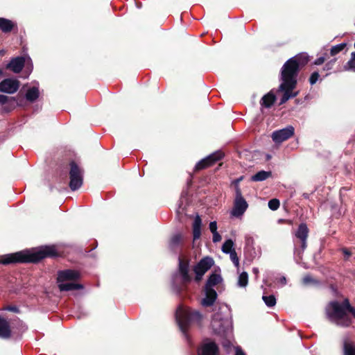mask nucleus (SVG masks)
<instances>
[{
    "label": "nucleus",
    "mask_w": 355,
    "mask_h": 355,
    "mask_svg": "<svg viewBox=\"0 0 355 355\" xmlns=\"http://www.w3.org/2000/svg\"><path fill=\"white\" fill-rule=\"evenodd\" d=\"M309 60V56L306 53H300L291 58L284 64L281 69L282 83L277 89V92L283 93L279 102L280 105L298 95L299 92L294 91L297 85V76Z\"/></svg>",
    "instance_id": "nucleus-1"
},
{
    "label": "nucleus",
    "mask_w": 355,
    "mask_h": 355,
    "mask_svg": "<svg viewBox=\"0 0 355 355\" xmlns=\"http://www.w3.org/2000/svg\"><path fill=\"white\" fill-rule=\"evenodd\" d=\"M325 315L329 322L343 328L349 327L352 318L355 319V307L352 305L348 298L342 302L333 300L325 308Z\"/></svg>",
    "instance_id": "nucleus-2"
},
{
    "label": "nucleus",
    "mask_w": 355,
    "mask_h": 355,
    "mask_svg": "<svg viewBox=\"0 0 355 355\" xmlns=\"http://www.w3.org/2000/svg\"><path fill=\"white\" fill-rule=\"evenodd\" d=\"M203 315L198 310L189 307H179L176 312V320L182 332L187 334L191 326H202Z\"/></svg>",
    "instance_id": "nucleus-3"
},
{
    "label": "nucleus",
    "mask_w": 355,
    "mask_h": 355,
    "mask_svg": "<svg viewBox=\"0 0 355 355\" xmlns=\"http://www.w3.org/2000/svg\"><path fill=\"white\" fill-rule=\"evenodd\" d=\"M64 175L69 173V186L72 191L78 189L83 183V169L73 160H69L63 164Z\"/></svg>",
    "instance_id": "nucleus-4"
},
{
    "label": "nucleus",
    "mask_w": 355,
    "mask_h": 355,
    "mask_svg": "<svg viewBox=\"0 0 355 355\" xmlns=\"http://www.w3.org/2000/svg\"><path fill=\"white\" fill-rule=\"evenodd\" d=\"M60 256L55 245H44L38 250L29 252L24 250V263H38L45 258H55Z\"/></svg>",
    "instance_id": "nucleus-5"
},
{
    "label": "nucleus",
    "mask_w": 355,
    "mask_h": 355,
    "mask_svg": "<svg viewBox=\"0 0 355 355\" xmlns=\"http://www.w3.org/2000/svg\"><path fill=\"white\" fill-rule=\"evenodd\" d=\"M309 230L306 223H300L295 233L294 254L301 258L305 249L307 248V239L309 237Z\"/></svg>",
    "instance_id": "nucleus-6"
},
{
    "label": "nucleus",
    "mask_w": 355,
    "mask_h": 355,
    "mask_svg": "<svg viewBox=\"0 0 355 355\" xmlns=\"http://www.w3.org/2000/svg\"><path fill=\"white\" fill-rule=\"evenodd\" d=\"M235 193L234 207L231 214L233 216L239 217L245 213L248 207V204L243 197L241 190L238 185L235 187Z\"/></svg>",
    "instance_id": "nucleus-7"
},
{
    "label": "nucleus",
    "mask_w": 355,
    "mask_h": 355,
    "mask_svg": "<svg viewBox=\"0 0 355 355\" xmlns=\"http://www.w3.org/2000/svg\"><path fill=\"white\" fill-rule=\"evenodd\" d=\"M178 272L184 286H187L191 282L192 277L189 275V260L182 258V256L178 258Z\"/></svg>",
    "instance_id": "nucleus-8"
},
{
    "label": "nucleus",
    "mask_w": 355,
    "mask_h": 355,
    "mask_svg": "<svg viewBox=\"0 0 355 355\" xmlns=\"http://www.w3.org/2000/svg\"><path fill=\"white\" fill-rule=\"evenodd\" d=\"M294 133V128L292 125H288L285 128L274 131L271 137L275 144H281L292 137Z\"/></svg>",
    "instance_id": "nucleus-9"
},
{
    "label": "nucleus",
    "mask_w": 355,
    "mask_h": 355,
    "mask_svg": "<svg viewBox=\"0 0 355 355\" xmlns=\"http://www.w3.org/2000/svg\"><path fill=\"white\" fill-rule=\"evenodd\" d=\"M225 323H227V321L222 318L220 313H214L211 321V327L214 334L218 336H224L227 329Z\"/></svg>",
    "instance_id": "nucleus-10"
},
{
    "label": "nucleus",
    "mask_w": 355,
    "mask_h": 355,
    "mask_svg": "<svg viewBox=\"0 0 355 355\" xmlns=\"http://www.w3.org/2000/svg\"><path fill=\"white\" fill-rule=\"evenodd\" d=\"M24 99L26 103H33L36 102L40 96L39 83H37L33 86L24 85Z\"/></svg>",
    "instance_id": "nucleus-11"
},
{
    "label": "nucleus",
    "mask_w": 355,
    "mask_h": 355,
    "mask_svg": "<svg viewBox=\"0 0 355 355\" xmlns=\"http://www.w3.org/2000/svg\"><path fill=\"white\" fill-rule=\"evenodd\" d=\"M19 87V82L14 78H6L0 82V92L14 94Z\"/></svg>",
    "instance_id": "nucleus-12"
},
{
    "label": "nucleus",
    "mask_w": 355,
    "mask_h": 355,
    "mask_svg": "<svg viewBox=\"0 0 355 355\" xmlns=\"http://www.w3.org/2000/svg\"><path fill=\"white\" fill-rule=\"evenodd\" d=\"M198 355H219V348L214 341L203 343L198 349Z\"/></svg>",
    "instance_id": "nucleus-13"
},
{
    "label": "nucleus",
    "mask_w": 355,
    "mask_h": 355,
    "mask_svg": "<svg viewBox=\"0 0 355 355\" xmlns=\"http://www.w3.org/2000/svg\"><path fill=\"white\" fill-rule=\"evenodd\" d=\"M80 275L78 271L67 269L58 272L57 281L58 283H60L69 280H77L80 278Z\"/></svg>",
    "instance_id": "nucleus-14"
},
{
    "label": "nucleus",
    "mask_w": 355,
    "mask_h": 355,
    "mask_svg": "<svg viewBox=\"0 0 355 355\" xmlns=\"http://www.w3.org/2000/svg\"><path fill=\"white\" fill-rule=\"evenodd\" d=\"M214 261L211 257H206L202 258L193 268V272L205 274L214 265Z\"/></svg>",
    "instance_id": "nucleus-15"
},
{
    "label": "nucleus",
    "mask_w": 355,
    "mask_h": 355,
    "mask_svg": "<svg viewBox=\"0 0 355 355\" xmlns=\"http://www.w3.org/2000/svg\"><path fill=\"white\" fill-rule=\"evenodd\" d=\"M205 297L202 300L201 304L205 307L214 305L217 299V293L213 288L205 287Z\"/></svg>",
    "instance_id": "nucleus-16"
},
{
    "label": "nucleus",
    "mask_w": 355,
    "mask_h": 355,
    "mask_svg": "<svg viewBox=\"0 0 355 355\" xmlns=\"http://www.w3.org/2000/svg\"><path fill=\"white\" fill-rule=\"evenodd\" d=\"M21 262H22V251L0 257V263L4 265Z\"/></svg>",
    "instance_id": "nucleus-17"
},
{
    "label": "nucleus",
    "mask_w": 355,
    "mask_h": 355,
    "mask_svg": "<svg viewBox=\"0 0 355 355\" xmlns=\"http://www.w3.org/2000/svg\"><path fill=\"white\" fill-rule=\"evenodd\" d=\"M6 68L15 73L21 72L22 71V56L12 58L10 62L6 64Z\"/></svg>",
    "instance_id": "nucleus-18"
},
{
    "label": "nucleus",
    "mask_w": 355,
    "mask_h": 355,
    "mask_svg": "<svg viewBox=\"0 0 355 355\" xmlns=\"http://www.w3.org/2000/svg\"><path fill=\"white\" fill-rule=\"evenodd\" d=\"M182 245V237L180 234H175L171 237L169 241V249L170 250L174 253L177 254L178 252V249Z\"/></svg>",
    "instance_id": "nucleus-19"
},
{
    "label": "nucleus",
    "mask_w": 355,
    "mask_h": 355,
    "mask_svg": "<svg viewBox=\"0 0 355 355\" xmlns=\"http://www.w3.org/2000/svg\"><path fill=\"white\" fill-rule=\"evenodd\" d=\"M225 156V153L222 150H216L213 153L210 154L204 159H207V164L209 167L214 165L217 162L221 160Z\"/></svg>",
    "instance_id": "nucleus-20"
},
{
    "label": "nucleus",
    "mask_w": 355,
    "mask_h": 355,
    "mask_svg": "<svg viewBox=\"0 0 355 355\" xmlns=\"http://www.w3.org/2000/svg\"><path fill=\"white\" fill-rule=\"evenodd\" d=\"M276 101V96L270 91L265 94L260 101V104L266 108L271 107Z\"/></svg>",
    "instance_id": "nucleus-21"
},
{
    "label": "nucleus",
    "mask_w": 355,
    "mask_h": 355,
    "mask_svg": "<svg viewBox=\"0 0 355 355\" xmlns=\"http://www.w3.org/2000/svg\"><path fill=\"white\" fill-rule=\"evenodd\" d=\"M33 69L31 58L24 52V79L28 78Z\"/></svg>",
    "instance_id": "nucleus-22"
},
{
    "label": "nucleus",
    "mask_w": 355,
    "mask_h": 355,
    "mask_svg": "<svg viewBox=\"0 0 355 355\" xmlns=\"http://www.w3.org/2000/svg\"><path fill=\"white\" fill-rule=\"evenodd\" d=\"M10 336V329L8 322L0 317V338H8Z\"/></svg>",
    "instance_id": "nucleus-23"
},
{
    "label": "nucleus",
    "mask_w": 355,
    "mask_h": 355,
    "mask_svg": "<svg viewBox=\"0 0 355 355\" xmlns=\"http://www.w3.org/2000/svg\"><path fill=\"white\" fill-rule=\"evenodd\" d=\"M202 220L200 216L197 215L193 223V240L200 239L201 235Z\"/></svg>",
    "instance_id": "nucleus-24"
},
{
    "label": "nucleus",
    "mask_w": 355,
    "mask_h": 355,
    "mask_svg": "<svg viewBox=\"0 0 355 355\" xmlns=\"http://www.w3.org/2000/svg\"><path fill=\"white\" fill-rule=\"evenodd\" d=\"M60 291H70L83 288V286L78 283H62L58 284Z\"/></svg>",
    "instance_id": "nucleus-25"
},
{
    "label": "nucleus",
    "mask_w": 355,
    "mask_h": 355,
    "mask_svg": "<svg viewBox=\"0 0 355 355\" xmlns=\"http://www.w3.org/2000/svg\"><path fill=\"white\" fill-rule=\"evenodd\" d=\"M272 177L271 171H260L251 177L252 182H261Z\"/></svg>",
    "instance_id": "nucleus-26"
},
{
    "label": "nucleus",
    "mask_w": 355,
    "mask_h": 355,
    "mask_svg": "<svg viewBox=\"0 0 355 355\" xmlns=\"http://www.w3.org/2000/svg\"><path fill=\"white\" fill-rule=\"evenodd\" d=\"M222 281V277L220 275L216 273H212L209 277L205 287L212 288L214 286L218 285Z\"/></svg>",
    "instance_id": "nucleus-27"
},
{
    "label": "nucleus",
    "mask_w": 355,
    "mask_h": 355,
    "mask_svg": "<svg viewBox=\"0 0 355 355\" xmlns=\"http://www.w3.org/2000/svg\"><path fill=\"white\" fill-rule=\"evenodd\" d=\"M15 24L7 19L0 17V29L4 32L8 33L12 31Z\"/></svg>",
    "instance_id": "nucleus-28"
},
{
    "label": "nucleus",
    "mask_w": 355,
    "mask_h": 355,
    "mask_svg": "<svg viewBox=\"0 0 355 355\" xmlns=\"http://www.w3.org/2000/svg\"><path fill=\"white\" fill-rule=\"evenodd\" d=\"M344 355H355V345L345 341L343 345Z\"/></svg>",
    "instance_id": "nucleus-29"
},
{
    "label": "nucleus",
    "mask_w": 355,
    "mask_h": 355,
    "mask_svg": "<svg viewBox=\"0 0 355 355\" xmlns=\"http://www.w3.org/2000/svg\"><path fill=\"white\" fill-rule=\"evenodd\" d=\"M234 242L232 239H227L225 241V242L223 244L222 246V251L225 254H229L232 252V251H234Z\"/></svg>",
    "instance_id": "nucleus-30"
},
{
    "label": "nucleus",
    "mask_w": 355,
    "mask_h": 355,
    "mask_svg": "<svg viewBox=\"0 0 355 355\" xmlns=\"http://www.w3.org/2000/svg\"><path fill=\"white\" fill-rule=\"evenodd\" d=\"M347 46V43H340L339 44H337L336 46H333L330 49V55L331 56H335L340 52H341L343 50L345 49Z\"/></svg>",
    "instance_id": "nucleus-31"
},
{
    "label": "nucleus",
    "mask_w": 355,
    "mask_h": 355,
    "mask_svg": "<svg viewBox=\"0 0 355 355\" xmlns=\"http://www.w3.org/2000/svg\"><path fill=\"white\" fill-rule=\"evenodd\" d=\"M248 283V274L246 272H243L239 277L238 285L240 287H245Z\"/></svg>",
    "instance_id": "nucleus-32"
},
{
    "label": "nucleus",
    "mask_w": 355,
    "mask_h": 355,
    "mask_svg": "<svg viewBox=\"0 0 355 355\" xmlns=\"http://www.w3.org/2000/svg\"><path fill=\"white\" fill-rule=\"evenodd\" d=\"M262 299L265 304L269 307H272L276 304V298L273 295H270L268 296L263 295L262 297Z\"/></svg>",
    "instance_id": "nucleus-33"
},
{
    "label": "nucleus",
    "mask_w": 355,
    "mask_h": 355,
    "mask_svg": "<svg viewBox=\"0 0 355 355\" xmlns=\"http://www.w3.org/2000/svg\"><path fill=\"white\" fill-rule=\"evenodd\" d=\"M302 283L304 285H309V284H318L319 281L314 279L311 275H305L302 279Z\"/></svg>",
    "instance_id": "nucleus-34"
},
{
    "label": "nucleus",
    "mask_w": 355,
    "mask_h": 355,
    "mask_svg": "<svg viewBox=\"0 0 355 355\" xmlns=\"http://www.w3.org/2000/svg\"><path fill=\"white\" fill-rule=\"evenodd\" d=\"M279 206L280 202L277 198L271 199L268 202V207L272 211H276L277 209H278Z\"/></svg>",
    "instance_id": "nucleus-35"
},
{
    "label": "nucleus",
    "mask_w": 355,
    "mask_h": 355,
    "mask_svg": "<svg viewBox=\"0 0 355 355\" xmlns=\"http://www.w3.org/2000/svg\"><path fill=\"white\" fill-rule=\"evenodd\" d=\"M347 67L348 69L355 71V51L352 53L351 58L346 64Z\"/></svg>",
    "instance_id": "nucleus-36"
},
{
    "label": "nucleus",
    "mask_w": 355,
    "mask_h": 355,
    "mask_svg": "<svg viewBox=\"0 0 355 355\" xmlns=\"http://www.w3.org/2000/svg\"><path fill=\"white\" fill-rule=\"evenodd\" d=\"M206 161L207 160L204 159L199 161L195 166V171H198L209 168Z\"/></svg>",
    "instance_id": "nucleus-37"
},
{
    "label": "nucleus",
    "mask_w": 355,
    "mask_h": 355,
    "mask_svg": "<svg viewBox=\"0 0 355 355\" xmlns=\"http://www.w3.org/2000/svg\"><path fill=\"white\" fill-rule=\"evenodd\" d=\"M229 254L230 255V259H231L232 261L233 262V263L234 264V266L236 267H239V257L237 256L236 250L232 251V252H230Z\"/></svg>",
    "instance_id": "nucleus-38"
},
{
    "label": "nucleus",
    "mask_w": 355,
    "mask_h": 355,
    "mask_svg": "<svg viewBox=\"0 0 355 355\" xmlns=\"http://www.w3.org/2000/svg\"><path fill=\"white\" fill-rule=\"evenodd\" d=\"M320 77V74L318 71H314L311 74V76L309 79V83L313 85L316 83Z\"/></svg>",
    "instance_id": "nucleus-39"
},
{
    "label": "nucleus",
    "mask_w": 355,
    "mask_h": 355,
    "mask_svg": "<svg viewBox=\"0 0 355 355\" xmlns=\"http://www.w3.org/2000/svg\"><path fill=\"white\" fill-rule=\"evenodd\" d=\"M336 58H334L332 60H331L330 61H329L328 62H327L324 65V67H323V71H329L331 69H333V67L334 65L335 64L336 62Z\"/></svg>",
    "instance_id": "nucleus-40"
},
{
    "label": "nucleus",
    "mask_w": 355,
    "mask_h": 355,
    "mask_svg": "<svg viewBox=\"0 0 355 355\" xmlns=\"http://www.w3.org/2000/svg\"><path fill=\"white\" fill-rule=\"evenodd\" d=\"M3 310L12 311L14 313H19V308L15 305H8L3 308Z\"/></svg>",
    "instance_id": "nucleus-41"
},
{
    "label": "nucleus",
    "mask_w": 355,
    "mask_h": 355,
    "mask_svg": "<svg viewBox=\"0 0 355 355\" xmlns=\"http://www.w3.org/2000/svg\"><path fill=\"white\" fill-rule=\"evenodd\" d=\"M342 252L345 255V259L348 260L349 258L352 256V253L346 248H343L341 249Z\"/></svg>",
    "instance_id": "nucleus-42"
},
{
    "label": "nucleus",
    "mask_w": 355,
    "mask_h": 355,
    "mask_svg": "<svg viewBox=\"0 0 355 355\" xmlns=\"http://www.w3.org/2000/svg\"><path fill=\"white\" fill-rule=\"evenodd\" d=\"M209 230L211 233L217 232V223L216 221H212L209 223Z\"/></svg>",
    "instance_id": "nucleus-43"
},
{
    "label": "nucleus",
    "mask_w": 355,
    "mask_h": 355,
    "mask_svg": "<svg viewBox=\"0 0 355 355\" xmlns=\"http://www.w3.org/2000/svg\"><path fill=\"white\" fill-rule=\"evenodd\" d=\"M212 234H213V242L214 243H217V242L220 241V240L222 239V237L218 232H214Z\"/></svg>",
    "instance_id": "nucleus-44"
},
{
    "label": "nucleus",
    "mask_w": 355,
    "mask_h": 355,
    "mask_svg": "<svg viewBox=\"0 0 355 355\" xmlns=\"http://www.w3.org/2000/svg\"><path fill=\"white\" fill-rule=\"evenodd\" d=\"M324 61H325L324 57H320L314 61V64L315 65H320V64H323L324 62Z\"/></svg>",
    "instance_id": "nucleus-45"
},
{
    "label": "nucleus",
    "mask_w": 355,
    "mask_h": 355,
    "mask_svg": "<svg viewBox=\"0 0 355 355\" xmlns=\"http://www.w3.org/2000/svg\"><path fill=\"white\" fill-rule=\"evenodd\" d=\"M254 239L251 236H246L245 237V245L246 246H250L253 244Z\"/></svg>",
    "instance_id": "nucleus-46"
},
{
    "label": "nucleus",
    "mask_w": 355,
    "mask_h": 355,
    "mask_svg": "<svg viewBox=\"0 0 355 355\" xmlns=\"http://www.w3.org/2000/svg\"><path fill=\"white\" fill-rule=\"evenodd\" d=\"M8 96L0 94V104L5 105L8 101Z\"/></svg>",
    "instance_id": "nucleus-47"
},
{
    "label": "nucleus",
    "mask_w": 355,
    "mask_h": 355,
    "mask_svg": "<svg viewBox=\"0 0 355 355\" xmlns=\"http://www.w3.org/2000/svg\"><path fill=\"white\" fill-rule=\"evenodd\" d=\"M194 273L196 274V276H195V281L196 282H199L200 281H201V279H202V277L204 275V274L202 273H200V275H198V272H194Z\"/></svg>",
    "instance_id": "nucleus-48"
},
{
    "label": "nucleus",
    "mask_w": 355,
    "mask_h": 355,
    "mask_svg": "<svg viewBox=\"0 0 355 355\" xmlns=\"http://www.w3.org/2000/svg\"><path fill=\"white\" fill-rule=\"evenodd\" d=\"M234 355H245V354L243 352V350L241 348L237 347Z\"/></svg>",
    "instance_id": "nucleus-49"
},
{
    "label": "nucleus",
    "mask_w": 355,
    "mask_h": 355,
    "mask_svg": "<svg viewBox=\"0 0 355 355\" xmlns=\"http://www.w3.org/2000/svg\"><path fill=\"white\" fill-rule=\"evenodd\" d=\"M280 282H281L282 284H285L286 283V277H282V278H281V279H280Z\"/></svg>",
    "instance_id": "nucleus-50"
},
{
    "label": "nucleus",
    "mask_w": 355,
    "mask_h": 355,
    "mask_svg": "<svg viewBox=\"0 0 355 355\" xmlns=\"http://www.w3.org/2000/svg\"><path fill=\"white\" fill-rule=\"evenodd\" d=\"M303 196H304L305 198H309V194H307V193H304V194H303Z\"/></svg>",
    "instance_id": "nucleus-51"
},
{
    "label": "nucleus",
    "mask_w": 355,
    "mask_h": 355,
    "mask_svg": "<svg viewBox=\"0 0 355 355\" xmlns=\"http://www.w3.org/2000/svg\"><path fill=\"white\" fill-rule=\"evenodd\" d=\"M3 69L0 67V76L3 75Z\"/></svg>",
    "instance_id": "nucleus-52"
},
{
    "label": "nucleus",
    "mask_w": 355,
    "mask_h": 355,
    "mask_svg": "<svg viewBox=\"0 0 355 355\" xmlns=\"http://www.w3.org/2000/svg\"><path fill=\"white\" fill-rule=\"evenodd\" d=\"M3 54V52L2 51H0V55H2Z\"/></svg>",
    "instance_id": "nucleus-53"
}]
</instances>
